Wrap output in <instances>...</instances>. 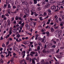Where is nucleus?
I'll use <instances>...</instances> for the list:
<instances>
[{
	"mask_svg": "<svg viewBox=\"0 0 64 64\" xmlns=\"http://www.w3.org/2000/svg\"><path fill=\"white\" fill-rule=\"evenodd\" d=\"M42 17H40L39 18V19H40V21H42V20H43V19H42Z\"/></svg>",
	"mask_w": 64,
	"mask_h": 64,
	"instance_id": "393cba45",
	"label": "nucleus"
},
{
	"mask_svg": "<svg viewBox=\"0 0 64 64\" xmlns=\"http://www.w3.org/2000/svg\"><path fill=\"white\" fill-rule=\"evenodd\" d=\"M7 22L8 23V25L9 26H10V23L11 22L10 20H8Z\"/></svg>",
	"mask_w": 64,
	"mask_h": 64,
	"instance_id": "9d476101",
	"label": "nucleus"
},
{
	"mask_svg": "<svg viewBox=\"0 0 64 64\" xmlns=\"http://www.w3.org/2000/svg\"><path fill=\"white\" fill-rule=\"evenodd\" d=\"M56 57L57 58H58L60 59L61 58H62V55L60 56V55H57L56 56Z\"/></svg>",
	"mask_w": 64,
	"mask_h": 64,
	"instance_id": "423d86ee",
	"label": "nucleus"
},
{
	"mask_svg": "<svg viewBox=\"0 0 64 64\" xmlns=\"http://www.w3.org/2000/svg\"><path fill=\"white\" fill-rule=\"evenodd\" d=\"M9 33L10 35H11L12 34V31H10L9 32Z\"/></svg>",
	"mask_w": 64,
	"mask_h": 64,
	"instance_id": "c03bdc74",
	"label": "nucleus"
},
{
	"mask_svg": "<svg viewBox=\"0 0 64 64\" xmlns=\"http://www.w3.org/2000/svg\"><path fill=\"white\" fill-rule=\"evenodd\" d=\"M59 49H58V50L56 52V53H58L59 52Z\"/></svg>",
	"mask_w": 64,
	"mask_h": 64,
	"instance_id": "8fccbe9b",
	"label": "nucleus"
},
{
	"mask_svg": "<svg viewBox=\"0 0 64 64\" xmlns=\"http://www.w3.org/2000/svg\"><path fill=\"white\" fill-rule=\"evenodd\" d=\"M37 8L38 10V11H40V10H41V8L40 7H38Z\"/></svg>",
	"mask_w": 64,
	"mask_h": 64,
	"instance_id": "c85d7f7f",
	"label": "nucleus"
},
{
	"mask_svg": "<svg viewBox=\"0 0 64 64\" xmlns=\"http://www.w3.org/2000/svg\"><path fill=\"white\" fill-rule=\"evenodd\" d=\"M50 31H51V32H54V30L53 28H51L50 29Z\"/></svg>",
	"mask_w": 64,
	"mask_h": 64,
	"instance_id": "ddd939ff",
	"label": "nucleus"
},
{
	"mask_svg": "<svg viewBox=\"0 0 64 64\" xmlns=\"http://www.w3.org/2000/svg\"><path fill=\"white\" fill-rule=\"evenodd\" d=\"M16 31H17V30H16V29H14L12 30V32H13L14 33H15V32H16Z\"/></svg>",
	"mask_w": 64,
	"mask_h": 64,
	"instance_id": "2eb2a0df",
	"label": "nucleus"
},
{
	"mask_svg": "<svg viewBox=\"0 0 64 64\" xmlns=\"http://www.w3.org/2000/svg\"><path fill=\"white\" fill-rule=\"evenodd\" d=\"M2 46L3 47H5V44L4 43H3L2 44Z\"/></svg>",
	"mask_w": 64,
	"mask_h": 64,
	"instance_id": "cd10ccee",
	"label": "nucleus"
},
{
	"mask_svg": "<svg viewBox=\"0 0 64 64\" xmlns=\"http://www.w3.org/2000/svg\"><path fill=\"white\" fill-rule=\"evenodd\" d=\"M0 61L1 63H2V64L3 63V60H0Z\"/></svg>",
	"mask_w": 64,
	"mask_h": 64,
	"instance_id": "052dcab7",
	"label": "nucleus"
},
{
	"mask_svg": "<svg viewBox=\"0 0 64 64\" xmlns=\"http://www.w3.org/2000/svg\"><path fill=\"white\" fill-rule=\"evenodd\" d=\"M34 13H35L34 15L35 16H38V14H36L35 13H36V12H34Z\"/></svg>",
	"mask_w": 64,
	"mask_h": 64,
	"instance_id": "09e8293b",
	"label": "nucleus"
},
{
	"mask_svg": "<svg viewBox=\"0 0 64 64\" xmlns=\"http://www.w3.org/2000/svg\"><path fill=\"white\" fill-rule=\"evenodd\" d=\"M30 55L31 56H32V57H33L34 55L33 54H32L31 53H30Z\"/></svg>",
	"mask_w": 64,
	"mask_h": 64,
	"instance_id": "6e6d98bb",
	"label": "nucleus"
},
{
	"mask_svg": "<svg viewBox=\"0 0 64 64\" xmlns=\"http://www.w3.org/2000/svg\"><path fill=\"white\" fill-rule=\"evenodd\" d=\"M21 2L22 3V4L24 5V2L25 1H24V0H22Z\"/></svg>",
	"mask_w": 64,
	"mask_h": 64,
	"instance_id": "bb28decb",
	"label": "nucleus"
},
{
	"mask_svg": "<svg viewBox=\"0 0 64 64\" xmlns=\"http://www.w3.org/2000/svg\"><path fill=\"white\" fill-rule=\"evenodd\" d=\"M29 57H27L26 58V60H29Z\"/></svg>",
	"mask_w": 64,
	"mask_h": 64,
	"instance_id": "13d9d810",
	"label": "nucleus"
},
{
	"mask_svg": "<svg viewBox=\"0 0 64 64\" xmlns=\"http://www.w3.org/2000/svg\"><path fill=\"white\" fill-rule=\"evenodd\" d=\"M9 43V41H8V42H6V45H8Z\"/></svg>",
	"mask_w": 64,
	"mask_h": 64,
	"instance_id": "bf43d9fd",
	"label": "nucleus"
},
{
	"mask_svg": "<svg viewBox=\"0 0 64 64\" xmlns=\"http://www.w3.org/2000/svg\"><path fill=\"white\" fill-rule=\"evenodd\" d=\"M55 47H56V46L55 45H54L52 46V48H55Z\"/></svg>",
	"mask_w": 64,
	"mask_h": 64,
	"instance_id": "69168bd1",
	"label": "nucleus"
},
{
	"mask_svg": "<svg viewBox=\"0 0 64 64\" xmlns=\"http://www.w3.org/2000/svg\"><path fill=\"white\" fill-rule=\"evenodd\" d=\"M13 9H15L16 8V6H13Z\"/></svg>",
	"mask_w": 64,
	"mask_h": 64,
	"instance_id": "3c124183",
	"label": "nucleus"
},
{
	"mask_svg": "<svg viewBox=\"0 0 64 64\" xmlns=\"http://www.w3.org/2000/svg\"><path fill=\"white\" fill-rule=\"evenodd\" d=\"M38 45L40 46H42V44L41 43V42H39Z\"/></svg>",
	"mask_w": 64,
	"mask_h": 64,
	"instance_id": "a878e982",
	"label": "nucleus"
},
{
	"mask_svg": "<svg viewBox=\"0 0 64 64\" xmlns=\"http://www.w3.org/2000/svg\"><path fill=\"white\" fill-rule=\"evenodd\" d=\"M64 54L63 52H61L60 53V55H63Z\"/></svg>",
	"mask_w": 64,
	"mask_h": 64,
	"instance_id": "72a5a7b5",
	"label": "nucleus"
},
{
	"mask_svg": "<svg viewBox=\"0 0 64 64\" xmlns=\"http://www.w3.org/2000/svg\"><path fill=\"white\" fill-rule=\"evenodd\" d=\"M26 11H27V12H29V9L28 8H26Z\"/></svg>",
	"mask_w": 64,
	"mask_h": 64,
	"instance_id": "37998d69",
	"label": "nucleus"
},
{
	"mask_svg": "<svg viewBox=\"0 0 64 64\" xmlns=\"http://www.w3.org/2000/svg\"><path fill=\"white\" fill-rule=\"evenodd\" d=\"M24 4L26 5V6H27V4H28V3H27V2L26 1H25L24 2Z\"/></svg>",
	"mask_w": 64,
	"mask_h": 64,
	"instance_id": "f3484780",
	"label": "nucleus"
},
{
	"mask_svg": "<svg viewBox=\"0 0 64 64\" xmlns=\"http://www.w3.org/2000/svg\"><path fill=\"white\" fill-rule=\"evenodd\" d=\"M16 41L18 42H20V40H18V39L16 38Z\"/></svg>",
	"mask_w": 64,
	"mask_h": 64,
	"instance_id": "79ce46f5",
	"label": "nucleus"
},
{
	"mask_svg": "<svg viewBox=\"0 0 64 64\" xmlns=\"http://www.w3.org/2000/svg\"><path fill=\"white\" fill-rule=\"evenodd\" d=\"M50 6V4H48L47 5H46L44 7V9H46V8H48Z\"/></svg>",
	"mask_w": 64,
	"mask_h": 64,
	"instance_id": "f03ea898",
	"label": "nucleus"
},
{
	"mask_svg": "<svg viewBox=\"0 0 64 64\" xmlns=\"http://www.w3.org/2000/svg\"><path fill=\"white\" fill-rule=\"evenodd\" d=\"M30 53H31L32 54H36V52H31Z\"/></svg>",
	"mask_w": 64,
	"mask_h": 64,
	"instance_id": "58836bf2",
	"label": "nucleus"
},
{
	"mask_svg": "<svg viewBox=\"0 0 64 64\" xmlns=\"http://www.w3.org/2000/svg\"><path fill=\"white\" fill-rule=\"evenodd\" d=\"M5 16H9V14H8V13H7L5 15Z\"/></svg>",
	"mask_w": 64,
	"mask_h": 64,
	"instance_id": "a18cd8bd",
	"label": "nucleus"
},
{
	"mask_svg": "<svg viewBox=\"0 0 64 64\" xmlns=\"http://www.w3.org/2000/svg\"><path fill=\"white\" fill-rule=\"evenodd\" d=\"M33 1L34 2V4H37V0H33Z\"/></svg>",
	"mask_w": 64,
	"mask_h": 64,
	"instance_id": "9b49d317",
	"label": "nucleus"
},
{
	"mask_svg": "<svg viewBox=\"0 0 64 64\" xmlns=\"http://www.w3.org/2000/svg\"><path fill=\"white\" fill-rule=\"evenodd\" d=\"M8 53L9 54H11V53H12V52H10V51H8Z\"/></svg>",
	"mask_w": 64,
	"mask_h": 64,
	"instance_id": "338daca9",
	"label": "nucleus"
},
{
	"mask_svg": "<svg viewBox=\"0 0 64 64\" xmlns=\"http://www.w3.org/2000/svg\"><path fill=\"white\" fill-rule=\"evenodd\" d=\"M58 20L60 22H61L62 21V20L61 18H58Z\"/></svg>",
	"mask_w": 64,
	"mask_h": 64,
	"instance_id": "b1692460",
	"label": "nucleus"
},
{
	"mask_svg": "<svg viewBox=\"0 0 64 64\" xmlns=\"http://www.w3.org/2000/svg\"><path fill=\"white\" fill-rule=\"evenodd\" d=\"M22 55H23L22 58H24V57H25V51L24 50L23 52L22 51Z\"/></svg>",
	"mask_w": 64,
	"mask_h": 64,
	"instance_id": "20e7f679",
	"label": "nucleus"
},
{
	"mask_svg": "<svg viewBox=\"0 0 64 64\" xmlns=\"http://www.w3.org/2000/svg\"><path fill=\"white\" fill-rule=\"evenodd\" d=\"M44 16L45 15H47V13L45 12H44Z\"/></svg>",
	"mask_w": 64,
	"mask_h": 64,
	"instance_id": "4d7b16f0",
	"label": "nucleus"
},
{
	"mask_svg": "<svg viewBox=\"0 0 64 64\" xmlns=\"http://www.w3.org/2000/svg\"><path fill=\"white\" fill-rule=\"evenodd\" d=\"M8 12V14H10L11 13L10 12V9H8L7 10Z\"/></svg>",
	"mask_w": 64,
	"mask_h": 64,
	"instance_id": "f8f14e48",
	"label": "nucleus"
},
{
	"mask_svg": "<svg viewBox=\"0 0 64 64\" xmlns=\"http://www.w3.org/2000/svg\"><path fill=\"white\" fill-rule=\"evenodd\" d=\"M12 20H11V21H13V20H14V18H12Z\"/></svg>",
	"mask_w": 64,
	"mask_h": 64,
	"instance_id": "864d4df0",
	"label": "nucleus"
},
{
	"mask_svg": "<svg viewBox=\"0 0 64 64\" xmlns=\"http://www.w3.org/2000/svg\"><path fill=\"white\" fill-rule=\"evenodd\" d=\"M2 50H3V48H0V51H2Z\"/></svg>",
	"mask_w": 64,
	"mask_h": 64,
	"instance_id": "0e129e2a",
	"label": "nucleus"
},
{
	"mask_svg": "<svg viewBox=\"0 0 64 64\" xmlns=\"http://www.w3.org/2000/svg\"><path fill=\"white\" fill-rule=\"evenodd\" d=\"M21 25L22 26V27H23V26L24 25V22H23L21 24Z\"/></svg>",
	"mask_w": 64,
	"mask_h": 64,
	"instance_id": "473e14b6",
	"label": "nucleus"
},
{
	"mask_svg": "<svg viewBox=\"0 0 64 64\" xmlns=\"http://www.w3.org/2000/svg\"><path fill=\"white\" fill-rule=\"evenodd\" d=\"M11 59H12V60H11L10 61L12 62L11 64H14V62H13V58H12Z\"/></svg>",
	"mask_w": 64,
	"mask_h": 64,
	"instance_id": "dca6fc26",
	"label": "nucleus"
},
{
	"mask_svg": "<svg viewBox=\"0 0 64 64\" xmlns=\"http://www.w3.org/2000/svg\"><path fill=\"white\" fill-rule=\"evenodd\" d=\"M12 29H13V28H12V27H11L10 28V31H12Z\"/></svg>",
	"mask_w": 64,
	"mask_h": 64,
	"instance_id": "c756f323",
	"label": "nucleus"
},
{
	"mask_svg": "<svg viewBox=\"0 0 64 64\" xmlns=\"http://www.w3.org/2000/svg\"><path fill=\"white\" fill-rule=\"evenodd\" d=\"M45 41V39H42V40L41 41V42H43L44 41Z\"/></svg>",
	"mask_w": 64,
	"mask_h": 64,
	"instance_id": "5fc2aeb1",
	"label": "nucleus"
},
{
	"mask_svg": "<svg viewBox=\"0 0 64 64\" xmlns=\"http://www.w3.org/2000/svg\"><path fill=\"white\" fill-rule=\"evenodd\" d=\"M55 21L57 22V23H58V22H59V21H58V20H57V18L55 20Z\"/></svg>",
	"mask_w": 64,
	"mask_h": 64,
	"instance_id": "f704fd0d",
	"label": "nucleus"
},
{
	"mask_svg": "<svg viewBox=\"0 0 64 64\" xmlns=\"http://www.w3.org/2000/svg\"><path fill=\"white\" fill-rule=\"evenodd\" d=\"M58 4V5H63V4L64 5V0H62V2H60Z\"/></svg>",
	"mask_w": 64,
	"mask_h": 64,
	"instance_id": "39448f33",
	"label": "nucleus"
},
{
	"mask_svg": "<svg viewBox=\"0 0 64 64\" xmlns=\"http://www.w3.org/2000/svg\"><path fill=\"white\" fill-rule=\"evenodd\" d=\"M64 24V22L62 21L60 22V26H62V27L61 28V29H63L64 28V26H63V24Z\"/></svg>",
	"mask_w": 64,
	"mask_h": 64,
	"instance_id": "f257e3e1",
	"label": "nucleus"
},
{
	"mask_svg": "<svg viewBox=\"0 0 64 64\" xmlns=\"http://www.w3.org/2000/svg\"><path fill=\"white\" fill-rule=\"evenodd\" d=\"M45 51V49H44L43 51L42 52L43 53H45L46 52L47 53H49V52H50V50H46V51Z\"/></svg>",
	"mask_w": 64,
	"mask_h": 64,
	"instance_id": "7ed1b4c3",
	"label": "nucleus"
},
{
	"mask_svg": "<svg viewBox=\"0 0 64 64\" xmlns=\"http://www.w3.org/2000/svg\"><path fill=\"white\" fill-rule=\"evenodd\" d=\"M22 24V21H20L19 22V23H18L19 24Z\"/></svg>",
	"mask_w": 64,
	"mask_h": 64,
	"instance_id": "603ef678",
	"label": "nucleus"
},
{
	"mask_svg": "<svg viewBox=\"0 0 64 64\" xmlns=\"http://www.w3.org/2000/svg\"><path fill=\"white\" fill-rule=\"evenodd\" d=\"M24 18H26V15H24V16L23 17Z\"/></svg>",
	"mask_w": 64,
	"mask_h": 64,
	"instance_id": "774afa93",
	"label": "nucleus"
},
{
	"mask_svg": "<svg viewBox=\"0 0 64 64\" xmlns=\"http://www.w3.org/2000/svg\"><path fill=\"white\" fill-rule=\"evenodd\" d=\"M51 51L52 52L53 51H54V48H52L51 49H50Z\"/></svg>",
	"mask_w": 64,
	"mask_h": 64,
	"instance_id": "de8ad7c7",
	"label": "nucleus"
},
{
	"mask_svg": "<svg viewBox=\"0 0 64 64\" xmlns=\"http://www.w3.org/2000/svg\"><path fill=\"white\" fill-rule=\"evenodd\" d=\"M26 45V44H29V42L28 41H25Z\"/></svg>",
	"mask_w": 64,
	"mask_h": 64,
	"instance_id": "4be33fe9",
	"label": "nucleus"
},
{
	"mask_svg": "<svg viewBox=\"0 0 64 64\" xmlns=\"http://www.w3.org/2000/svg\"><path fill=\"white\" fill-rule=\"evenodd\" d=\"M8 8L9 9V8H11V6H10V4H9L8 5Z\"/></svg>",
	"mask_w": 64,
	"mask_h": 64,
	"instance_id": "a211bd4d",
	"label": "nucleus"
},
{
	"mask_svg": "<svg viewBox=\"0 0 64 64\" xmlns=\"http://www.w3.org/2000/svg\"><path fill=\"white\" fill-rule=\"evenodd\" d=\"M46 3V2L45 1H43L42 2V4L43 5H44V4H45Z\"/></svg>",
	"mask_w": 64,
	"mask_h": 64,
	"instance_id": "6ab92c4d",
	"label": "nucleus"
},
{
	"mask_svg": "<svg viewBox=\"0 0 64 64\" xmlns=\"http://www.w3.org/2000/svg\"><path fill=\"white\" fill-rule=\"evenodd\" d=\"M48 11L49 12V13H51V10L49 9H48Z\"/></svg>",
	"mask_w": 64,
	"mask_h": 64,
	"instance_id": "7c9ffc66",
	"label": "nucleus"
},
{
	"mask_svg": "<svg viewBox=\"0 0 64 64\" xmlns=\"http://www.w3.org/2000/svg\"><path fill=\"white\" fill-rule=\"evenodd\" d=\"M55 2H56V1H54L52 2H48V4H50H50H52L54 3H55Z\"/></svg>",
	"mask_w": 64,
	"mask_h": 64,
	"instance_id": "1a4fd4ad",
	"label": "nucleus"
},
{
	"mask_svg": "<svg viewBox=\"0 0 64 64\" xmlns=\"http://www.w3.org/2000/svg\"><path fill=\"white\" fill-rule=\"evenodd\" d=\"M45 45L46 46H48V42H46L45 44Z\"/></svg>",
	"mask_w": 64,
	"mask_h": 64,
	"instance_id": "680f3d73",
	"label": "nucleus"
},
{
	"mask_svg": "<svg viewBox=\"0 0 64 64\" xmlns=\"http://www.w3.org/2000/svg\"><path fill=\"white\" fill-rule=\"evenodd\" d=\"M10 36V34H8L7 35V36H6V38H8L9 37V36Z\"/></svg>",
	"mask_w": 64,
	"mask_h": 64,
	"instance_id": "4c0bfd02",
	"label": "nucleus"
},
{
	"mask_svg": "<svg viewBox=\"0 0 64 64\" xmlns=\"http://www.w3.org/2000/svg\"><path fill=\"white\" fill-rule=\"evenodd\" d=\"M26 14L27 16H29V13H28V12H26Z\"/></svg>",
	"mask_w": 64,
	"mask_h": 64,
	"instance_id": "c9c22d12",
	"label": "nucleus"
},
{
	"mask_svg": "<svg viewBox=\"0 0 64 64\" xmlns=\"http://www.w3.org/2000/svg\"><path fill=\"white\" fill-rule=\"evenodd\" d=\"M62 32V30H60L58 32V34H61Z\"/></svg>",
	"mask_w": 64,
	"mask_h": 64,
	"instance_id": "5701e85b",
	"label": "nucleus"
},
{
	"mask_svg": "<svg viewBox=\"0 0 64 64\" xmlns=\"http://www.w3.org/2000/svg\"><path fill=\"white\" fill-rule=\"evenodd\" d=\"M46 33L48 36H49L50 35V34H49V32H46Z\"/></svg>",
	"mask_w": 64,
	"mask_h": 64,
	"instance_id": "4468645a",
	"label": "nucleus"
},
{
	"mask_svg": "<svg viewBox=\"0 0 64 64\" xmlns=\"http://www.w3.org/2000/svg\"><path fill=\"white\" fill-rule=\"evenodd\" d=\"M25 26L26 27H27V29L28 30L30 29V26L29 25L26 24L25 25Z\"/></svg>",
	"mask_w": 64,
	"mask_h": 64,
	"instance_id": "6e6552de",
	"label": "nucleus"
},
{
	"mask_svg": "<svg viewBox=\"0 0 64 64\" xmlns=\"http://www.w3.org/2000/svg\"><path fill=\"white\" fill-rule=\"evenodd\" d=\"M6 7H7V4H4V7L5 8Z\"/></svg>",
	"mask_w": 64,
	"mask_h": 64,
	"instance_id": "e2e57ef3",
	"label": "nucleus"
},
{
	"mask_svg": "<svg viewBox=\"0 0 64 64\" xmlns=\"http://www.w3.org/2000/svg\"><path fill=\"white\" fill-rule=\"evenodd\" d=\"M20 36L19 34H18L17 35V37H18V38H19Z\"/></svg>",
	"mask_w": 64,
	"mask_h": 64,
	"instance_id": "2f4dec72",
	"label": "nucleus"
},
{
	"mask_svg": "<svg viewBox=\"0 0 64 64\" xmlns=\"http://www.w3.org/2000/svg\"><path fill=\"white\" fill-rule=\"evenodd\" d=\"M56 6H54L51 7V8L52 10H55V9H56Z\"/></svg>",
	"mask_w": 64,
	"mask_h": 64,
	"instance_id": "0eeeda50",
	"label": "nucleus"
},
{
	"mask_svg": "<svg viewBox=\"0 0 64 64\" xmlns=\"http://www.w3.org/2000/svg\"><path fill=\"white\" fill-rule=\"evenodd\" d=\"M62 20H63L64 19V15H62Z\"/></svg>",
	"mask_w": 64,
	"mask_h": 64,
	"instance_id": "ea45409f",
	"label": "nucleus"
},
{
	"mask_svg": "<svg viewBox=\"0 0 64 64\" xmlns=\"http://www.w3.org/2000/svg\"><path fill=\"white\" fill-rule=\"evenodd\" d=\"M32 63H33L34 64H35V61H34V60H32Z\"/></svg>",
	"mask_w": 64,
	"mask_h": 64,
	"instance_id": "a19ab883",
	"label": "nucleus"
},
{
	"mask_svg": "<svg viewBox=\"0 0 64 64\" xmlns=\"http://www.w3.org/2000/svg\"><path fill=\"white\" fill-rule=\"evenodd\" d=\"M32 10L33 12L35 11V7H33L32 8Z\"/></svg>",
	"mask_w": 64,
	"mask_h": 64,
	"instance_id": "412c9836",
	"label": "nucleus"
},
{
	"mask_svg": "<svg viewBox=\"0 0 64 64\" xmlns=\"http://www.w3.org/2000/svg\"><path fill=\"white\" fill-rule=\"evenodd\" d=\"M13 43H12L11 44L8 46V47H9L10 46H12V45H13Z\"/></svg>",
	"mask_w": 64,
	"mask_h": 64,
	"instance_id": "aec40b11",
	"label": "nucleus"
},
{
	"mask_svg": "<svg viewBox=\"0 0 64 64\" xmlns=\"http://www.w3.org/2000/svg\"><path fill=\"white\" fill-rule=\"evenodd\" d=\"M40 49V46H38L37 48V50H39Z\"/></svg>",
	"mask_w": 64,
	"mask_h": 64,
	"instance_id": "e433bc0d",
	"label": "nucleus"
},
{
	"mask_svg": "<svg viewBox=\"0 0 64 64\" xmlns=\"http://www.w3.org/2000/svg\"><path fill=\"white\" fill-rule=\"evenodd\" d=\"M19 20H21V21H22L23 20V19L21 18V17H20L19 18Z\"/></svg>",
	"mask_w": 64,
	"mask_h": 64,
	"instance_id": "49530a36",
	"label": "nucleus"
}]
</instances>
